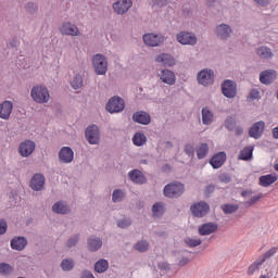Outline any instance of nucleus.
I'll return each instance as SVG.
<instances>
[{
  "label": "nucleus",
  "mask_w": 278,
  "mask_h": 278,
  "mask_svg": "<svg viewBox=\"0 0 278 278\" xmlns=\"http://www.w3.org/2000/svg\"><path fill=\"white\" fill-rule=\"evenodd\" d=\"M30 97L33 101H35V103H49V99H51V96L49 94V89H47L42 85L33 87L30 91Z\"/></svg>",
  "instance_id": "1"
},
{
  "label": "nucleus",
  "mask_w": 278,
  "mask_h": 278,
  "mask_svg": "<svg viewBox=\"0 0 278 278\" xmlns=\"http://www.w3.org/2000/svg\"><path fill=\"white\" fill-rule=\"evenodd\" d=\"M184 184L177 181L166 185L163 190L167 199H178V197H181L184 194Z\"/></svg>",
  "instance_id": "2"
},
{
  "label": "nucleus",
  "mask_w": 278,
  "mask_h": 278,
  "mask_svg": "<svg viewBox=\"0 0 278 278\" xmlns=\"http://www.w3.org/2000/svg\"><path fill=\"white\" fill-rule=\"evenodd\" d=\"M125 110V100L121 97H113L109 100L106 104V111L110 114H117L118 112H123Z\"/></svg>",
  "instance_id": "3"
},
{
  "label": "nucleus",
  "mask_w": 278,
  "mask_h": 278,
  "mask_svg": "<svg viewBox=\"0 0 278 278\" xmlns=\"http://www.w3.org/2000/svg\"><path fill=\"white\" fill-rule=\"evenodd\" d=\"M92 62L97 75H105L108 73V59L103 54L93 55Z\"/></svg>",
  "instance_id": "4"
},
{
  "label": "nucleus",
  "mask_w": 278,
  "mask_h": 278,
  "mask_svg": "<svg viewBox=\"0 0 278 278\" xmlns=\"http://www.w3.org/2000/svg\"><path fill=\"white\" fill-rule=\"evenodd\" d=\"M222 92L227 99H236L238 85L233 80L227 79L222 84Z\"/></svg>",
  "instance_id": "5"
},
{
  "label": "nucleus",
  "mask_w": 278,
  "mask_h": 278,
  "mask_svg": "<svg viewBox=\"0 0 278 278\" xmlns=\"http://www.w3.org/2000/svg\"><path fill=\"white\" fill-rule=\"evenodd\" d=\"M264 129H266V123L264 121L254 123L249 129L250 138H254V140H260V138L264 136Z\"/></svg>",
  "instance_id": "6"
},
{
  "label": "nucleus",
  "mask_w": 278,
  "mask_h": 278,
  "mask_svg": "<svg viewBox=\"0 0 278 278\" xmlns=\"http://www.w3.org/2000/svg\"><path fill=\"white\" fill-rule=\"evenodd\" d=\"M198 84L201 86H212V84H214V71L202 70L198 74Z\"/></svg>",
  "instance_id": "7"
},
{
  "label": "nucleus",
  "mask_w": 278,
  "mask_h": 278,
  "mask_svg": "<svg viewBox=\"0 0 278 278\" xmlns=\"http://www.w3.org/2000/svg\"><path fill=\"white\" fill-rule=\"evenodd\" d=\"M190 211L197 218H203L210 212V204L207 202H199L193 204Z\"/></svg>",
  "instance_id": "8"
},
{
  "label": "nucleus",
  "mask_w": 278,
  "mask_h": 278,
  "mask_svg": "<svg viewBox=\"0 0 278 278\" xmlns=\"http://www.w3.org/2000/svg\"><path fill=\"white\" fill-rule=\"evenodd\" d=\"M85 136L89 144H99L100 137L99 127H97V125L89 126L85 131Z\"/></svg>",
  "instance_id": "9"
},
{
  "label": "nucleus",
  "mask_w": 278,
  "mask_h": 278,
  "mask_svg": "<svg viewBox=\"0 0 278 278\" xmlns=\"http://www.w3.org/2000/svg\"><path fill=\"white\" fill-rule=\"evenodd\" d=\"M18 151L22 157H29V155L36 151V143L31 140L23 141L20 144Z\"/></svg>",
  "instance_id": "10"
},
{
  "label": "nucleus",
  "mask_w": 278,
  "mask_h": 278,
  "mask_svg": "<svg viewBox=\"0 0 278 278\" xmlns=\"http://www.w3.org/2000/svg\"><path fill=\"white\" fill-rule=\"evenodd\" d=\"M277 79V71L275 70H265L260 74V81L265 86H270Z\"/></svg>",
  "instance_id": "11"
},
{
  "label": "nucleus",
  "mask_w": 278,
  "mask_h": 278,
  "mask_svg": "<svg viewBox=\"0 0 278 278\" xmlns=\"http://www.w3.org/2000/svg\"><path fill=\"white\" fill-rule=\"evenodd\" d=\"M216 231H218V225L212 222L202 224L198 228L199 236H212V233H216Z\"/></svg>",
  "instance_id": "12"
},
{
  "label": "nucleus",
  "mask_w": 278,
  "mask_h": 278,
  "mask_svg": "<svg viewBox=\"0 0 278 278\" xmlns=\"http://www.w3.org/2000/svg\"><path fill=\"white\" fill-rule=\"evenodd\" d=\"M75 157V152L70 147H63L59 152V160L61 164H71Z\"/></svg>",
  "instance_id": "13"
},
{
  "label": "nucleus",
  "mask_w": 278,
  "mask_h": 278,
  "mask_svg": "<svg viewBox=\"0 0 278 278\" xmlns=\"http://www.w3.org/2000/svg\"><path fill=\"white\" fill-rule=\"evenodd\" d=\"M143 42L148 47H160L164 42V37L155 34H146L143 35Z\"/></svg>",
  "instance_id": "14"
},
{
  "label": "nucleus",
  "mask_w": 278,
  "mask_h": 278,
  "mask_svg": "<svg viewBox=\"0 0 278 278\" xmlns=\"http://www.w3.org/2000/svg\"><path fill=\"white\" fill-rule=\"evenodd\" d=\"M131 5H134L131 0H118L113 4V10L116 14H126V12H129Z\"/></svg>",
  "instance_id": "15"
},
{
  "label": "nucleus",
  "mask_w": 278,
  "mask_h": 278,
  "mask_svg": "<svg viewBox=\"0 0 278 278\" xmlns=\"http://www.w3.org/2000/svg\"><path fill=\"white\" fill-rule=\"evenodd\" d=\"M159 77L161 81H163V84H167V86H175V83L177 81L175 72L169 70H162Z\"/></svg>",
  "instance_id": "16"
},
{
  "label": "nucleus",
  "mask_w": 278,
  "mask_h": 278,
  "mask_svg": "<svg viewBox=\"0 0 278 278\" xmlns=\"http://www.w3.org/2000/svg\"><path fill=\"white\" fill-rule=\"evenodd\" d=\"M177 41L180 43V45H191V46H194L197 45V36L188 33V31H180L178 35H177Z\"/></svg>",
  "instance_id": "17"
},
{
  "label": "nucleus",
  "mask_w": 278,
  "mask_h": 278,
  "mask_svg": "<svg viewBox=\"0 0 278 278\" xmlns=\"http://www.w3.org/2000/svg\"><path fill=\"white\" fill-rule=\"evenodd\" d=\"M60 33L63 36H79V28L70 22H66L61 25Z\"/></svg>",
  "instance_id": "18"
},
{
  "label": "nucleus",
  "mask_w": 278,
  "mask_h": 278,
  "mask_svg": "<svg viewBox=\"0 0 278 278\" xmlns=\"http://www.w3.org/2000/svg\"><path fill=\"white\" fill-rule=\"evenodd\" d=\"M225 162H227V154L225 152H218L210 160L211 166L215 169L220 168Z\"/></svg>",
  "instance_id": "19"
},
{
  "label": "nucleus",
  "mask_w": 278,
  "mask_h": 278,
  "mask_svg": "<svg viewBox=\"0 0 278 278\" xmlns=\"http://www.w3.org/2000/svg\"><path fill=\"white\" fill-rule=\"evenodd\" d=\"M14 109V103L12 101H4L0 104V118L3 121H8L10 118V114H12V110Z\"/></svg>",
  "instance_id": "20"
},
{
  "label": "nucleus",
  "mask_w": 278,
  "mask_h": 278,
  "mask_svg": "<svg viewBox=\"0 0 278 278\" xmlns=\"http://www.w3.org/2000/svg\"><path fill=\"white\" fill-rule=\"evenodd\" d=\"M45 176L41 174H35L30 179V188L37 192L45 188Z\"/></svg>",
  "instance_id": "21"
},
{
  "label": "nucleus",
  "mask_w": 278,
  "mask_h": 278,
  "mask_svg": "<svg viewBox=\"0 0 278 278\" xmlns=\"http://www.w3.org/2000/svg\"><path fill=\"white\" fill-rule=\"evenodd\" d=\"M155 62L162 64L163 66H175V64H177V61L168 53L159 54L155 58Z\"/></svg>",
  "instance_id": "22"
},
{
  "label": "nucleus",
  "mask_w": 278,
  "mask_h": 278,
  "mask_svg": "<svg viewBox=\"0 0 278 278\" xmlns=\"http://www.w3.org/2000/svg\"><path fill=\"white\" fill-rule=\"evenodd\" d=\"M132 121L139 125H149L151 123V115L144 111H138L132 114Z\"/></svg>",
  "instance_id": "23"
},
{
  "label": "nucleus",
  "mask_w": 278,
  "mask_h": 278,
  "mask_svg": "<svg viewBox=\"0 0 278 278\" xmlns=\"http://www.w3.org/2000/svg\"><path fill=\"white\" fill-rule=\"evenodd\" d=\"M277 179H278L277 174L263 175L258 178V186H262L263 188H268V186H273V184H275Z\"/></svg>",
  "instance_id": "24"
},
{
  "label": "nucleus",
  "mask_w": 278,
  "mask_h": 278,
  "mask_svg": "<svg viewBox=\"0 0 278 278\" xmlns=\"http://www.w3.org/2000/svg\"><path fill=\"white\" fill-rule=\"evenodd\" d=\"M128 177L130 179V181H132L134 184H147V178L144 177V175L142 174V172L138 170V169H132L128 173Z\"/></svg>",
  "instance_id": "25"
},
{
  "label": "nucleus",
  "mask_w": 278,
  "mask_h": 278,
  "mask_svg": "<svg viewBox=\"0 0 278 278\" xmlns=\"http://www.w3.org/2000/svg\"><path fill=\"white\" fill-rule=\"evenodd\" d=\"M27 247V239L25 237H15L11 240V249L13 251H23Z\"/></svg>",
  "instance_id": "26"
},
{
  "label": "nucleus",
  "mask_w": 278,
  "mask_h": 278,
  "mask_svg": "<svg viewBox=\"0 0 278 278\" xmlns=\"http://www.w3.org/2000/svg\"><path fill=\"white\" fill-rule=\"evenodd\" d=\"M230 34H231V27L227 24H222L216 28V35L222 40H226V38H229Z\"/></svg>",
  "instance_id": "27"
},
{
  "label": "nucleus",
  "mask_w": 278,
  "mask_h": 278,
  "mask_svg": "<svg viewBox=\"0 0 278 278\" xmlns=\"http://www.w3.org/2000/svg\"><path fill=\"white\" fill-rule=\"evenodd\" d=\"M87 247L88 250L91 251V253H94L103 247V241L101 240V238H89L87 241Z\"/></svg>",
  "instance_id": "28"
},
{
  "label": "nucleus",
  "mask_w": 278,
  "mask_h": 278,
  "mask_svg": "<svg viewBox=\"0 0 278 278\" xmlns=\"http://www.w3.org/2000/svg\"><path fill=\"white\" fill-rule=\"evenodd\" d=\"M253 146H248L243 148L238 156L239 160H242L243 162H249V160H253Z\"/></svg>",
  "instance_id": "29"
},
{
  "label": "nucleus",
  "mask_w": 278,
  "mask_h": 278,
  "mask_svg": "<svg viewBox=\"0 0 278 278\" xmlns=\"http://www.w3.org/2000/svg\"><path fill=\"white\" fill-rule=\"evenodd\" d=\"M214 121V113L208 108L202 109V123L203 125H212Z\"/></svg>",
  "instance_id": "30"
},
{
  "label": "nucleus",
  "mask_w": 278,
  "mask_h": 278,
  "mask_svg": "<svg viewBox=\"0 0 278 278\" xmlns=\"http://www.w3.org/2000/svg\"><path fill=\"white\" fill-rule=\"evenodd\" d=\"M52 211L55 214H68V212H71V208H68V205H66V203L64 202H56L52 206Z\"/></svg>",
  "instance_id": "31"
},
{
  "label": "nucleus",
  "mask_w": 278,
  "mask_h": 278,
  "mask_svg": "<svg viewBox=\"0 0 278 278\" xmlns=\"http://www.w3.org/2000/svg\"><path fill=\"white\" fill-rule=\"evenodd\" d=\"M110 268V263L105 258H101L94 264L96 273L102 274L105 273Z\"/></svg>",
  "instance_id": "32"
},
{
  "label": "nucleus",
  "mask_w": 278,
  "mask_h": 278,
  "mask_svg": "<svg viewBox=\"0 0 278 278\" xmlns=\"http://www.w3.org/2000/svg\"><path fill=\"white\" fill-rule=\"evenodd\" d=\"M256 53L262 60H270V58H273V50H270L268 47L258 48Z\"/></svg>",
  "instance_id": "33"
},
{
  "label": "nucleus",
  "mask_w": 278,
  "mask_h": 278,
  "mask_svg": "<svg viewBox=\"0 0 278 278\" xmlns=\"http://www.w3.org/2000/svg\"><path fill=\"white\" fill-rule=\"evenodd\" d=\"M207 153H210V146L207 143H201L197 149L198 160H205Z\"/></svg>",
  "instance_id": "34"
},
{
  "label": "nucleus",
  "mask_w": 278,
  "mask_h": 278,
  "mask_svg": "<svg viewBox=\"0 0 278 278\" xmlns=\"http://www.w3.org/2000/svg\"><path fill=\"white\" fill-rule=\"evenodd\" d=\"M132 142L135 147H142L147 144V136L143 132H137L132 138Z\"/></svg>",
  "instance_id": "35"
},
{
  "label": "nucleus",
  "mask_w": 278,
  "mask_h": 278,
  "mask_svg": "<svg viewBox=\"0 0 278 278\" xmlns=\"http://www.w3.org/2000/svg\"><path fill=\"white\" fill-rule=\"evenodd\" d=\"M277 252H278V248L274 247L269 249L267 252H265L264 254H262L261 256H258V260L264 264L266 260H270V257H274L275 255H277Z\"/></svg>",
  "instance_id": "36"
},
{
  "label": "nucleus",
  "mask_w": 278,
  "mask_h": 278,
  "mask_svg": "<svg viewBox=\"0 0 278 278\" xmlns=\"http://www.w3.org/2000/svg\"><path fill=\"white\" fill-rule=\"evenodd\" d=\"M185 244H187V247H189V249H194L195 247H201V244H203V240L201 239H193V238H185L184 240Z\"/></svg>",
  "instance_id": "37"
},
{
  "label": "nucleus",
  "mask_w": 278,
  "mask_h": 278,
  "mask_svg": "<svg viewBox=\"0 0 278 278\" xmlns=\"http://www.w3.org/2000/svg\"><path fill=\"white\" fill-rule=\"evenodd\" d=\"M71 86L72 88H74V90H79V88H84V78L81 77V75H75L71 83Z\"/></svg>",
  "instance_id": "38"
},
{
  "label": "nucleus",
  "mask_w": 278,
  "mask_h": 278,
  "mask_svg": "<svg viewBox=\"0 0 278 278\" xmlns=\"http://www.w3.org/2000/svg\"><path fill=\"white\" fill-rule=\"evenodd\" d=\"M263 265L264 263L260 260V257L256 258L255 262L248 267V275H255L256 270Z\"/></svg>",
  "instance_id": "39"
},
{
  "label": "nucleus",
  "mask_w": 278,
  "mask_h": 278,
  "mask_svg": "<svg viewBox=\"0 0 278 278\" xmlns=\"http://www.w3.org/2000/svg\"><path fill=\"white\" fill-rule=\"evenodd\" d=\"M224 214H235L237 210H240L238 204H224L222 205Z\"/></svg>",
  "instance_id": "40"
},
{
  "label": "nucleus",
  "mask_w": 278,
  "mask_h": 278,
  "mask_svg": "<svg viewBox=\"0 0 278 278\" xmlns=\"http://www.w3.org/2000/svg\"><path fill=\"white\" fill-rule=\"evenodd\" d=\"M123 199H125V192H123L121 189H115L112 195L113 203H121Z\"/></svg>",
  "instance_id": "41"
},
{
  "label": "nucleus",
  "mask_w": 278,
  "mask_h": 278,
  "mask_svg": "<svg viewBox=\"0 0 278 278\" xmlns=\"http://www.w3.org/2000/svg\"><path fill=\"white\" fill-rule=\"evenodd\" d=\"M153 216H162L164 214V203L159 202L152 206Z\"/></svg>",
  "instance_id": "42"
},
{
  "label": "nucleus",
  "mask_w": 278,
  "mask_h": 278,
  "mask_svg": "<svg viewBox=\"0 0 278 278\" xmlns=\"http://www.w3.org/2000/svg\"><path fill=\"white\" fill-rule=\"evenodd\" d=\"M62 270H73L75 268V263L73 260L65 258L61 263Z\"/></svg>",
  "instance_id": "43"
},
{
  "label": "nucleus",
  "mask_w": 278,
  "mask_h": 278,
  "mask_svg": "<svg viewBox=\"0 0 278 278\" xmlns=\"http://www.w3.org/2000/svg\"><path fill=\"white\" fill-rule=\"evenodd\" d=\"M135 249L139 251L140 253H144L149 251V243L144 240H141L136 243Z\"/></svg>",
  "instance_id": "44"
},
{
  "label": "nucleus",
  "mask_w": 278,
  "mask_h": 278,
  "mask_svg": "<svg viewBox=\"0 0 278 278\" xmlns=\"http://www.w3.org/2000/svg\"><path fill=\"white\" fill-rule=\"evenodd\" d=\"M225 127L229 131H233V129H236V119L233 117H227L225 121Z\"/></svg>",
  "instance_id": "45"
},
{
  "label": "nucleus",
  "mask_w": 278,
  "mask_h": 278,
  "mask_svg": "<svg viewBox=\"0 0 278 278\" xmlns=\"http://www.w3.org/2000/svg\"><path fill=\"white\" fill-rule=\"evenodd\" d=\"M12 273V266L8 263L0 264V275H10Z\"/></svg>",
  "instance_id": "46"
},
{
  "label": "nucleus",
  "mask_w": 278,
  "mask_h": 278,
  "mask_svg": "<svg viewBox=\"0 0 278 278\" xmlns=\"http://www.w3.org/2000/svg\"><path fill=\"white\" fill-rule=\"evenodd\" d=\"M184 151H185L186 155H189V157H193L194 156V144L187 143L185 146Z\"/></svg>",
  "instance_id": "47"
},
{
  "label": "nucleus",
  "mask_w": 278,
  "mask_h": 278,
  "mask_svg": "<svg viewBox=\"0 0 278 278\" xmlns=\"http://www.w3.org/2000/svg\"><path fill=\"white\" fill-rule=\"evenodd\" d=\"M264 197V193H258L257 195L252 197L248 202L247 205H255V203L262 201V198Z\"/></svg>",
  "instance_id": "48"
},
{
  "label": "nucleus",
  "mask_w": 278,
  "mask_h": 278,
  "mask_svg": "<svg viewBox=\"0 0 278 278\" xmlns=\"http://www.w3.org/2000/svg\"><path fill=\"white\" fill-rule=\"evenodd\" d=\"M131 225V219L127 218V219H122L117 223V226L121 229H127V227H129Z\"/></svg>",
  "instance_id": "49"
},
{
  "label": "nucleus",
  "mask_w": 278,
  "mask_h": 278,
  "mask_svg": "<svg viewBox=\"0 0 278 278\" xmlns=\"http://www.w3.org/2000/svg\"><path fill=\"white\" fill-rule=\"evenodd\" d=\"M77 242H79V235H76V236L72 237L71 239H68L66 245L68 249H72V247H75V244H77Z\"/></svg>",
  "instance_id": "50"
},
{
  "label": "nucleus",
  "mask_w": 278,
  "mask_h": 278,
  "mask_svg": "<svg viewBox=\"0 0 278 278\" xmlns=\"http://www.w3.org/2000/svg\"><path fill=\"white\" fill-rule=\"evenodd\" d=\"M8 231V222L5 219H0V236H3Z\"/></svg>",
  "instance_id": "51"
},
{
  "label": "nucleus",
  "mask_w": 278,
  "mask_h": 278,
  "mask_svg": "<svg viewBox=\"0 0 278 278\" xmlns=\"http://www.w3.org/2000/svg\"><path fill=\"white\" fill-rule=\"evenodd\" d=\"M219 180L222 184H230L231 182V176L229 174H222L219 176Z\"/></svg>",
  "instance_id": "52"
},
{
  "label": "nucleus",
  "mask_w": 278,
  "mask_h": 278,
  "mask_svg": "<svg viewBox=\"0 0 278 278\" xmlns=\"http://www.w3.org/2000/svg\"><path fill=\"white\" fill-rule=\"evenodd\" d=\"M26 10L29 12V14H34V12L38 10V5L33 2H28L26 5Z\"/></svg>",
  "instance_id": "53"
},
{
  "label": "nucleus",
  "mask_w": 278,
  "mask_h": 278,
  "mask_svg": "<svg viewBox=\"0 0 278 278\" xmlns=\"http://www.w3.org/2000/svg\"><path fill=\"white\" fill-rule=\"evenodd\" d=\"M250 99H253V100L260 99V90H257V89H252V90L250 91Z\"/></svg>",
  "instance_id": "54"
},
{
  "label": "nucleus",
  "mask_w": 278,
  "mask_h": 278,
  "mask_svg": "<svg viewBox=\"0 0 278 278\" xmlns=\"http://www.w3.org/2000/svg\"><path fill=\"white\" fill-rule=\"evenodd\" d=\"M168 3V0H153V5H157L159 8H164Z\"/></svg>",
  "instance_id": "55"
},
{
  "label": "nucleus",
  "mask_w": 278,
  "mask_h": 278,
  "mask_svg": "<svg viewBox=\"0 0 278 278\" xmlns=\"http://www.w3.org/2000/svg\"><path fill=\"white\" fill-rule=\"evenodd\" d=\"M257 5H261V8H266L269 3H270V0H254Z\"/></svg>",
  "instance_id": "56"
},
{
  "label": "nucleus",
  "mask_w": 278,
  "mask_h": 278,
  "mask_svg": "<svg viewBox=\"0 0 278 278\" xmlns=\"http://www.w3.org/2000/svg\"><path fill=\"white\" fill-rule=\"evenodd\" d=\"M159 268H160V270H168L170 267H169L168 263L162 262V263H159Z\"/></svg>",
  "instance_id": "57"
},
{
  "label": "nucleus",
  "mask_w": 278,
  "mask_h": 278,
  "mask_svg": "<svg viewBox=\"0 0 278 278\" xmlns=\"http://www.w3.org/2000/svg\"><path fill=\"white\" fill-rule=\"evenodd\" d=\"M235 134L236 136H242V134H244V128H242L241 126H237L235 128Z\"/></svg>",
  "instance_id": "58"
},
{
  "label": "nucleus",
  "mask_w": 278,
  "mask_h": 278,
  "mask_svg": "<svg viewBox=\"0 0 278 278\" xmlns=\"http://www.w3.org/2000/svg\"><path fill=\"white\" fill-rule=\"evenodd\" d=\"M81 278H94V275H92V274H91L90 271H88V270H85V271L83 273Z\"/></svg>",
  "instance_id": "59"
},
{
  "label": "nucleus",
  "mask_w": 278,
  "mask_h": 278,
  "mask_svg": "<svg viewBox=\"0 0 278 278\" xmlns=\"http://www.w3.org/2000/svg\"><path fill=\"white\" fill-rule=\"evenodd\" d=\"M251 194H253V191H251V190H243L242 192H241V197H251Z\"/></svg>",
  "instance_id": "60"
},
{
  "label": "nucleus",
  "mask_w": 278,
  "mask_h": 278,
  "mask_svg": "<svg viewBox=\"0 0 278 278\" xmlns=\"http://www.w3.org/2000/svg\"><path fill=\"white\" fill-rule=\"evenodd\" d=\"M188 262H190V260L188 257L181 258L179 261V266H186V264H188Z\"/></svg>",
  "instance_id": "61"
},
{
  "label": "nucleus",
  "mask_w": 278,
  "mask_h": 278,
  "mask_svg": "<svg viewBox=\"0 0 278 278\" xmlns=\"http://www.w3.org/2000/svg\"><path fill=\"white\" fill-rule=\"evenodd\" d=\"M214 189H215V187H214V185H208V186H206V192H214Z\"/></svg>",
  "instance_id": "62"
},
{
  "label": "nucleus",
  "mask_w": 278,
  "mask_h": 278,
  "mask_svg": "<svg viewBox=\"0 0 278 278\" xmlns=\"http://www.w3.org/2000/svg\"><path fill=\"white\" fill-rule=\"evenodd\" d=\"M10 47L14 48V47H18V40H13L10 42Z\"/></svg>",
  "instance_id": "63"
},
{
  "label": "nucleus",
  "mask_w": 278,
  "mask_h": 278,
  "mask_svg": "<svg viewBox=\"0 0 278 278\" xmlns=\"http://www.w3.org/2000/svg\"><path fill=\"white\" fill-rule=\"evenodd\" d=\"M216 0H206L207 5L212 7V3H214Z\"/></svg>",
  "instance_id": "64"
}]
</instances>
